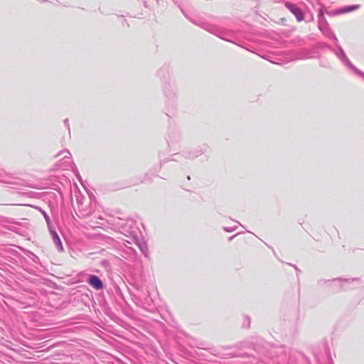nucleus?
Segmentation results:
<instances>
[{
	"label": "nucleus",
	"mask_w": 364,
	"mask_h": 364,
	"mask_svg": "<svg viewBox=\"0 0 364 364\" xmlns=\"http://www.w3.org/2000/svg\"><path fill=\"white\" fill-rule=\"evenodd\" d=\"M337 55L338 58L345 63L348 67H349L350 69H352L354 72H355L358 75H360L363 77H364V73H363L361 71L356 69L349 61L346 55H345L344 51L342 49L339 50V52L337 53Z\"/></svg>",
	"instance_id": "1"
},
{
	"label": "nucleus",
	"mask_w": 364,
	"mask_h": 364,
	"mask_svg": "<svg viewBox=\"0 0 364 364\" xmlns=\"http://www.w3.org/2000/svg\"><path fill=\"white\" fill-rule=\"evenodd\" d=\"M50 233L52 237L53 241L54 244L55 245L58 250L59 252H63V246L62 242L58 237V233L55 230H51V229H50Z\"/></svg>",
	"instance_id": "2"
},
{
	"label": "nucleus",
	"mask_w": 364,
	"mask_h": 364,
	"mask_svg": "<svg viewBox=\"0 0 364 364\" xmlns=\"http://www.w3.org/2000/svg\"><path fill=\"white\" fill-rule=\"evenodd\" d=\"M88 283L96 289H101L103 287L101 280L95 275H91L89 278Z\"/></svg>",
	"instance_id": "3"
},
{
	"label": "nucleus",
	"mask_w": 364,
	"mask_h": 364,
	"mask_svg": "<svg viewBox=\"0 0 364 364\" xmlns=\"http://www.w3.org/2000/svg\"><path fill=\"white\" fill-rule=\"evenodd\" d=\"M62 155H64L63 157V159L65 160L64 164L69 165L71 163V154L70 153V151L67 150H63L58 153L55 156V157H59Z\"/></svg>",
	"instance_id": "4"
},
{
	"label": "nucleus",
	"mask_w": 364,
	"mask_h": 364,
	"mask_svg": "<svg viewBox=\"0 0 364 364\" xmlns=\"http://www.w3.org/2000/svg\"><path fill=\"white\" fill-rule=\"evenodd\" d=\"M358 8H359L358 5H353V6H346V7L341 9L338 10L336 11V14H345V13L350 12V11L356 10Z\"/></svg>",
	"instance_id": "5"
},
{
	"label": "nucleus",
	"mask_w": 364,
	"mask_h": 364,
	"mask_svg": "<svg viewBox=\"0 0 364 364\" xmlns=\"http://www.w3.org/2000/svg\"><path fill=\"white\" fill-rule=\"evenodd\" d=\"M292 14L296 16L299 21L304 19L303 12L299 7H296V9L292 11Z\"/></svg>",
	"instance_id": "6"
},
{
	"label": "nucleus",
	"mask_w": 364,
	"mask_h": 364,
	"mask_svg": "<svg viewBox=\"0 0 364 364\" xmlns=\"http://www.w3.org/2000/svg\"><path fill=\"white\" fill-rule=\"evenodd\" d=\"M285 6L292 13V11L294 10H295L296 9V6L290 3V2H286L285 3Z\"/></svg>",
	"instance_id": "7"
},
{
	"label": "nucleus",
	"mask_w": 364,
	"mask_h": 364,
	"mask_svg": "<svg viewBox=\"0 0 364 364\" xmlns=\"http://www.w3.org/2000/svg\"><path fill=\"white\" fill-rule=\"evenodd\" d=\"M285 6L292 13V11L294 10H295L296 9V6L290 3V2H286L285 3Z\"/></svg>",
	"instance_id": "8"
},
{
	"label": "nucleus",
	"mask_w": 364,
	"mask_h": 364,
	"mask_svg": "<svg viewBox=\"0 0 364 364\" xmlns=\"http://www.w3.org/2000/svg\"><path fill=\"white\" fill-rule=\"evenodd\" d=\"M140 249L142 251V252L145 255V256H146V255H147V247L146 246H144V247L140 246Z\"/></svg>",
	"instance_id": "9"
},
{
	"label": "nucleus",
	"mask_w": 364,
	"mask_h": 364,
	"mask_svg": "<svg viewBox=\"0 0 364 364\" xmlns=\"http://www.w3.org/2000/svg\"><path fill=\"white\" fill-rule=\"evenodd\" d=\"M44 216H45V218H46V221L48 223L49 218L46 214H44Z\"/></svg>",
	"instance_id": "10"
},
{
	"label": "nucleus",
	"mask_w": 364,
	"mask_h": 364,
	"mask_svg": "<svg viewBox=\"0 0 364 364\" xmlns=\"http://www.w3.org/2000/svg\"><path fill=\"white\" fill-rule=\"evenodd\" d=\"M67 166L66 165H60V167H63V168H65Z\"/></svg>",
	"instance_id": "11"
}]
</instances>
